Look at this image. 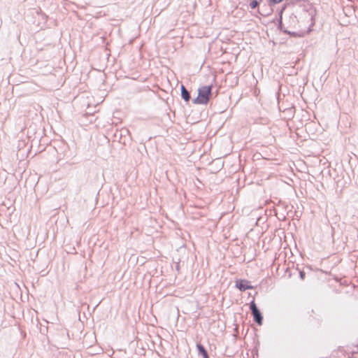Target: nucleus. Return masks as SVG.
<instances>
[{
  "mask_svg": "<svg viewBox=\"0 0 358 358\" xmlns=\"http://www.w3.org/2000/svg\"><path fill=\"white\" fill-rule=\"evenodd\" d=\"M283 113L285 114L286 117L288 119H291L294 117L295 113V108L294 106L285 108L283 110Z\"/></svg>",
  "mask_w": 358,
  "mask_h": 358,
  "instance_id": "1a4fd4ad",
  "label": "nucleus"
},
{
  "mask_svg": "<svg viewBox=\"0 0 358 358\" xmlns=\"http://www.w3.org/2000/svg\"><path fill=\"white\" fill-rule=\"evenodd\" d=\"M285 9V7H283L282 9L279 11V19H278V29L282 31L284 33V31H287L288 28L287 27H285L284 24L282 23V15L283 13V10Z\"/></svg>",
  "mask_w": 358,
  "mask_h": 358,
  "instance_id": "6e6552de",
  "label": "nucleus"
},
{
  "mask_svg": "<svg viewBox=\"0 0 358 358\" xmlns=\"http://www.w3.org/2000/svg\"><path fill=\"white\" fill-rule=\"evenodd\" d=\"M253 317V320L258 325H262L263 323V315L260 311V310H257L251 313Z\"/></svg>",
  "mask_w": 358,
  "mask_h": 358,
  "instance_id": "0eeeda50",
  "label": "nucleus"
},
{
  "mask_svg": "<svg viewBox=\"0 0 358 358\" xmlns=\"http://www.w3.org/2000/svg\"><path fill=\"white\" fill-rule=\"evenodd\" d=\"M260 1V4H263L264 6H273V5H271L269 1H264V0H259Z\"/></svg>",
  "mask_w": 358,
  "mask_h": 358,
  "instance_id": "2eb2a0df",
  "label": "nucleus"
},
{
  "mask_svg": "<svg viewBox=\"0 0 358 358\" xmlns=\"http://www.w3.org/2000/svg\"><path fill=\"white\" fill-rule=\"evenodd\" d=\"M298 22H299V21H298L296 15L294 13H292L289 16V20L287 22L288 25L287 26V28L293 29L296 26Z\"/></svg>",
  "mask_w": 358,
  "mask_h": 358,
  "instance_id": "423d86ee",
  "label": "nucleus"
},
{
  "mask_svg": "<svg viewBox=\"0 0 358 358\" xmlns=\"http://www.w3.org/2000/svg\"><path fill=\"white\" fill-rule=\"evenodd\" d=\"M180 95L182 99L186 102L188 103L191 99V95L189 92L187 90V88L183 85H180Z\"/></svg>",
  "mask_w": 358,
  "mask_h": 358,
  "instance_id": "39448f33",
  "label": "nucleus"
},
{
  "mask_svg": "<svg viewBox=\"0 0 358 358\" xmlns=\"http://www.w3.org/2000/svg\"><path fill=\"white\" fill-rule=\"evenodd\" d=\"M260 5V1L259 0H251L250 2V7L251 9H256L259 8Z\"/></svg>",
  "mask_w": 358,
  "mask_h": 358,
  "instance_id": "9b49d317",
  "label": "nucleus"
},
{
  "mask_svg": "<svg viewBox=\"0 0 358 358\" xmlns=\"http://www.w3.org/2000/svg\"><path fill=\"white\" fill-rule=\"evenodd\" d=\"M213 87L212 85L200 87L198 89L197 97L192 100L193 103L206 105L213 95Z\"/></svg>",
  "mask_w": 358,
  "mask_h": 358,
  "instance_id": "f257e3e1",
  "label": "nucleus"
},
{
  "mask_svg": "<svg viewBox=\"0 0 358 358\" xmlns=\"http://www.w3.org/2000/svg\"><path fill=\"white\" fill-rule=\"evenodd\" d=\"M198 355L202 357V358H210L209 355L204 345L201 343H197L196 345Z\"/></svg>",
  "mask_w": 358,
  "mask_h": 358,
  "instance_id": "20e7f679",
  "label": "nucleus"
},
{
  "mask_svg": "<svg viewBox=\"0 0 358 358\" xmlns=\"http://www.w3.org/2000/svg\"><path fill=\"white\" fill-rule=\"evenodd\" d=\"M299 277L301 280H304L306 278V273L304 271H299Z\"/></svg>",
  "mask_w": 358,
  "mask_h": 358,
  "instance_id": "4468645a",
  "label": "nucleus"
},
{
  "mask_svg": "<svg viewBox=\"0 0 358 358\" xmlns=\"http://www.w3.org/2000/svg\"><path fill=\"white\" fill-rule=\"evenodd\" d=\"M129 131L128 129H122L120 131V139L122 138V136H125L127 134H129Z\"/></svg>",
  "mask_w": 358,
  "mask_h": 358,
  "instance_id": "ddd939ff",
  "label": "nucleus"
},
{
  "mask_svg": "<svg viewBox=\"0 0 358 358\" xmlns=\"http://www.w3.org/2000/svg\"><path fill=\"white\" fill-rule=\"evenodd\" d=\"M271 11H272V9H271V8H270L269 12H268V13H265V14H264V13H262V12H260L259 10V13L260 15H268V14H269V13H270V12H271Z\"/></svg>",
  "mask_w": 358,
  "mask_h": 358,
  "instance_id": "dca6fc26",
  "label": "nucleus"
},
{
  "mask_svg": "<svg viewBox=\"0 0 358 358\" xmlns=\"http://www.w3.org/2000/svg\"><path fill=\"white\" fill-rule=\"evenodd\" d=\"M284 33L289 35L290 36L295 37V38L302 37L303 36V33H299L296 31H291L288 29L287 31H284Z\"/></svg>",
  "mask_w": 358,
  "mask_h": 358,
  "instance_id": "9d476101",
  "label": "nucleus"
},
{
  "mask_svg": "<svg viewBox=\"0 0 358 358\" xmlns=\"http://www.w3.org/2000/svg\"><path fill=\"white\" fill-rule=\"evenodd\" d=\"M115 138H117V137L120 138V131L115 134Z\"/></svg>",
  "mask_w": 358,
  "mask_h": 358,
  "instance_id": "f3484780",
  "label": "nucleus"
},
{
  "mask_svg": "<svg viewBox=\"0 0 358 358\" xmlns=\"http://www.w3.org/2000/svg\"><path fill=\"white\" fill-rule=\"evenodd\" d=\"M250 311H251V313L259 310L258 307L257 306L255 301H252L250 303Z\"/></svg>",
  "mask_w": 358,
  "mask_h": 358,
  "instance_id": "f8f14e48",
  "label": "nucleus"
},
{
  "mask_svg": "<svg viewBox=\"0 0 358 358\" xmlns=\"http://www.w3.org/2000/svg\"><path fill=\"white\" fill-rule=\"evenodd\" d=\"M235 287L238 289L241 292H245L254 288V287L250 285V282L245 279H236L235 281Z\"/></svg>",
  "mask_w": 358,
  "mask_h": 358,
  "instance_id": "f03ea898",
  "label": "nucleus"
},
{
  "mask_svg": "<svg viewBox=\"0 0 358 358\" xmlns=\"http://www.w3.org/2000/svg\"><path fill=\"white\" fill-rule=\"evenodd\" d=\"M303 10L308 13L310 17L311 24L313 26L315 24V16L316 15V9L312 3H307L303 6Z\"/></svg>",
  "mask_w": 358,
  "mask_h": 358,
  "instance_id": "7ed1b4c3",
  "label": "nucleus"
},
{
  "mask_svg": "<svg viewBox=\"0 0 358 358\" xmlns=\"http://www.w3.org/2000/svg\"><path fill=\"white\" fill-rule=\"evenodd\" d=\"M217 94H218V91L217 90L215 92V96H217Z\"/></svg>",
  "mask_w": 358,
  "mask_h": 358,
  "instance_id": "a211bd4d",
  "label": "nucleus"
}]
</instances>
